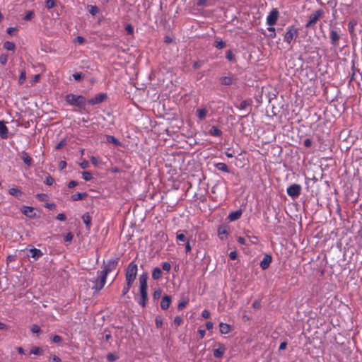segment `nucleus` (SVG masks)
<instances>
[{
    "mask_svg": "<svg viewBox=\"0 0 362 362\" xmlns=\"http://www.w3.org/2000/svg\"><path fill=\"white\" fill-rule=\"evenodd\" d=\"M7 60H8L7 55H6V54H1V55L0 56V63H1L2 65L6 64V63L7 62Z\"/></svg>",
    "mask_w": 362,
    "mask_h": 362,
    "instance_id": "obj_39",
    "label": "nucleus"
},
{
    "mask_svg": "<svg viewBox=\"0 0 362 362\" xmlns=\"http://www.w3.org/2000/svg\"><path fill=\"white\" fill-rule=\"evenodd\" d=\"M62 341L61 337L58 335H55L52 338V341L54 343H59Z\"/></svg>",
    "mask_w": 362,
    "mask_h": 362,
    "instance_id": "obj_50",
    "label": "nucleus"
},
{
    "mask_svg": "<svg viewBox=\"0 0 362 362\" xmlns=\"http://www.w3.org/2000/svg\"><path fill=\"white\" fill-rule=\"evenodd\" d=\"M27 255L28 257H31L34 260H37L42 255V252L39 249L31 247L28 250Z\"/></svg>",
    "mask_w": 362,
    "mask_h": 362,
    "instance_id": "obj_9",
    "label": "nucleus"
},
{
    "mask_svg": "<svg viewBox=\"0 0 362 362\" xmlns=\"http://www.w3.org/2000/svg\"><path fill=\"white\" fill-rule=\"evenodd\" d=\"M216 168L219 170H221V171H223V172H226V173L228 172V166L225 163H217L216 164Z\"/></svg>",
    "mask_w": 362,
    "mask_h": 362,
    "instance_id": "obj_24",
    "label": "nucleus"
},
{
    "mask_svg": "<svg viewBox=\"0 0 362 362\" xmlns=\"http://www.w3.org/2000/svg\"><path fill=\"white\" fill-rule=\"evenodd\" d=\"M90 160H91L92 163H93L94 165H95V166H96V165H98V163H99V160H98V159L97 158L94 157V156H92V157L90 158Z\"/></svg>",
    "mask_w": 362,
    "mask_h": 362,
    "instance_id": "obj_52",
    "label": "nucleus"
},
{
    "mask_svg": "<svg viewBox=\"0 0 362 362\" xmlns=\"http://www.w3.org/2000/svg\"><path fill=\"white\" fill-rule=\"evenodd\" d=\"M117 263H118V260L117 259H111L105 265L104 269L102 271H100V272H105V275L107 276V274L110 272H112V270L116 269Z\"/></svg>",
    "mask_w": 362,
    "mask_h": 362,
    "instance_id": "obj_7",
    "label": "nucleus"
},
{
    "mask_svg": "<svg viewBox=\"0 0 362 362\" xmlns=\"http://www.w3.org/2000/svg\"><path fill=\"white\" fill-rule=\"evenodd\" d=\"M132 286V284L129 285V283H127V285L123 288V290H122L123 295H125L129 292Z\"/></svg>",
    "mask_w": 362,
    "mask_h": 362,
    "instance_id": "obj_42",
    "label": "nucleus"
},
{
    "mask_svg": "<svg viewBox=\"0 0 362 362\" xmlns=\"http://www.w3.org/2000/svg\"><path fill=\"white\" fill-rule=\"evenodd\" d=\"M138 267L136 264L130 263L126 270V281L129 284H133L134 281L136 274H137Z\"/></svg>",
    "mask_w": 362,
    "mask_h": 362,
    "instance_id": "obj_2",
    "label": "nucleus"
},
{
    "mask_svg": "<svg viewBox=\"0 0 362 362\" xmlns=\"http://www.w3.org/2000/svg\"><path fill=\"white\" fill-rule=\"evenodd\" d=\"M220 332L222 334H228L230 332L231 327L229 325L223 322H221L219 325Z\"/></svg>",
    "mask_w": 362,
    "mask_h": 362,
    "instance_id": "obj_17",
    "label": "nucleus"
},
{
    "mask_svg": "<svg viewBox=\"0 0 362 362\" xmlns=\"http://www.w3.org/2000/svg\"><path fill=\"white\" fill-rule=\"evenodd\" d=\"M215 47L218 49H222L225 47V42L222 40L220 41H216L215 42Z\"/></svg>",
    "mask_w": 362,
    "mask_h": 362,
    "instance_id": "obj_37",
    "label": "nucleus"
},
{
    "mask_svg": "<svg viewBox=\"0 0 362 362\" xmlns=\"http://www.w3.org/2000/svg\"><path fill=\"white\" fill-rule=\"evenodd\" d=\"M107 275L105 272H98V279L95 281V284L93 286V289L98 291L101 290L106 283Z\"/></svg>",
    "mask_w": 362,
    "mask_h": 362,
    "instance_id": "obj_4",
    "label": "nucleus"
},
{
    "mask_svg": "<svg viewBox=\"0 0 362 362\" xmlns=\"http://www.w3.org/2000/svg\"><path fill=\"white\" fill-rule=\"evenodd\" d=\"M42 349H40L39 347H33L30 351V354H35V355L40 354H42Z\"/></svg>",
    "mask_w": 362,
    "mask_h": 362,
    "instance_id": "obj_35",
    "label": "nucleus"
},
{
    "mask_svg": "<svg viewBox=\"0 0 362 362\" xmlns=\"http://www.w3.org/2000/svg\"><path fill=\"white\" fill-rule=\"evenodd\" d=\"M329 37L332 45H336L337 42L339 40V35L335 30H332L329 33Z\"/></svg>",
    "mask_w": 362,
    "mask_h": 362,
    "instance_id": "obj_14",
    "label": "nucleus"
},
{
    "mask_svg": "<svg viewBox=\"0 0 362 362\" xmlns=\"http://www.w3.org/2000/svg\"><path fill=\"white\" fill-rule=\"evenodd\" d=\"M107 141L108 142H110V143H113L115 145H119L120 144V142L119 141V140L117 139H116L113 136H107Z\"/></svg>",
    "mask_w": 362,
    "mask_h": 362,
    "instance_id": "obj_26",
    "label": "nucleus"
},
{
    "mask_svg": "<svg viewBox=\"0 0 362 362\" xmlns=\"http://www.w3.org/2000/svg\"><path fill=\"white\" fill-rule=\"evenodd\" d=\"M226 58L227 59H228L229 61H232L233 59V55L231 52V51H228L226 52Z\"/></svg>",
    "mask_w": 362,
    "mask_h": 362,
    "instance_id": "obj_53",
    "label": "nucleus"
},
{
    "mask_svg": "<svg viewBox=\"0 0 362 362\" xmlns=\"http://www.w3.org/2000/svg\"><path fill=\"white\" fill-rule=\"evenodd\" d=\"M162 272L160 268L156 267L153 270L152 277L154 279H158L161 276Z\"/></svg>",
    "mask_w": 362,
    "mask_h": 362,
    "instance_id": "obj_22",
    "label": "nucleus"
},
{
    "mask_svg": "<svg viewBox=\"0 0 362 362\" xmlns=\"http://www.w3.org/2000/svg\"><path fill=\"white\" fill-rule=\"evenodd\" d=\"M202 316L204 317V318H209V316H210V313L208 310H204L202 311Z\"/></svg>",
    "mask_w": 362,
    "mask_h": 362,
    "instance_id": "obj_51",
    "label": "nucleus"
},
{
    "mask_svg": "<svg viewBox=\"0 0 362 362\" xmlns=\"http://www.w3.org/2000/svg\"><path fill=\"white\" fill-rule=\"evenodd\" d=\"M54 182V179L51 176H47L45 178V183L48 185H52Z\"/></svg>",
    "mask_w": 362,
    "mask_h": 362,
    "instance_id": "obj_44",
    "label": "nucleus"
},
{
    "mask_svg": "<svg viewBox=\"0 0 362 362\" xmlns=\"http://www.w3.org/2000/svg\"><path fill=\"white\" fill-rule=\"evenodd\" d=\"M83 221L84 223L86 225L87 227H88L90 224V218L89 215L85 214L83 216Z\"/></svg>",
    "mask_w": 362,
    "mask_h": 362,
    "instance_id": "obj_32",
    "label": "nucleus"
},
{
    "mask_svg": "<svg viewBox=\"0 0 362 362\" xmlns=\"http://www.w3.org/2000/svg\"><path fill=\"white\" fill-rule=\"evenodd\" d=\"M155 322H156V325L158 328H160L163 325V320L159 316L156 317Z\"/></svg>",
    "mask_w": 362,
    "mask_h": 362,
    "instance_id": "obj_33",
    "label": "nucleus"
},
{
    "mask_svg": "<svg viewBox=\"0 0 362 362\" xmlns=\"http://www.w3.org/2000/svg\"><path fill=\"white\" fill-rule=\"evenodd\" d=\"M207 110L204 107V108H199L197 110V117H199V119H204L206 117V115H207Z\"/></svg>",
    "mask_w": 362,
    "mask_h": 362,
    "instance_id": "obj_18",
    "label": "nucleus"
},
{
    "mask_svg": "<svg viewBox=\"0 0 362 362\" xmlns=\"http://www.w3.org/2000/svg\"><path fill=\"white\" fill-rule=\"evenodd\" d=\"M241 214V211H235L229 214L228 218L230 221H233L238 219L240 217Z\"/></svg>",
    "mask_w": 362,
    "mask_h": 362,
    "instance_id": "obj_20",
    "label": "nucleus"
},
{
    "mask_svg": "<svg viewBox=\"0 0 362 362\" xmlns=\"http://www.w3.org/2000/svg\"><path fill=\"white\" fill-rule=\"evenodd\" d=\"M57 219L59 221H64L66 219V216L64 214H59L57 216Z\"/></svg>",
    "mask_w": 362,
    "mask_h": 362,
    "instance_id": "obj_55",
    "label": "nucleus"
},
{
    "mask_svg": "<svg viewBox=\"0 0 362 362\" xmlns=\"http://www.w3.org/2000/svg\"><path fill=\"white\" fill-rule=\"evenodd\" d=\"M140 294L142 298H147V286H140Z\"/></svg>",
    "mask_w": 362,
    "mask_h": 362,
    "instance_id": "obj_28",
    "label": "nucleus"
},
{
    "mask_svg": "<svg viewBox=\"0 0 362 362\" xmlns=\"http://www.w3.org/2000/svg\"><path fill=\"white\" fill-rule=\"evenodd\" d=\"M105 98H106V95L105 94H104V93H99V94L96 95L95 97H93V98H91L90 100H89L88 103L90 105L98 104V103L103 102L105 100Z\"/></svg>",
    "mask_w": 362,
    "mask_h": 362,
    "instance_id": "obj_11",
    "label": "nucleus"
},
{
    "mask_svg": "<svg viewBox=\"0 0 362 362\" xmlns=\"http://www.w3.org/2000/svg\"><path fill=\"white\" fill-rule=\"evenodd\" d=\"M177 240L182 242L186 241V237L183 233H177Z\"/></svg>",
    "mask_w": 362,
    "mask_h": 362,
    "instance_id": "obj_34",
    "label": "nucleus"
},
{
    "mask_svg": "<svg viewBox=\"0 0 362 362\" xmlns=\"http://www.w3.org/2000/svg\"><path fill=\"white\" fill-rule=\"evenodd\" d=\"M9 193L11 195H13V196H16V197H18L21 194V192L19 189H16V188H11L9 189Z\"/></svg>",
    "mask_w": 362,
    "mask_h": 362,
    "instance_id": "obj_29",
    "label": "nucleus"
},
{
    "mask_svg": "<svg viewBox=\"0 0 362 362\" xmlns=\"http://www.w3.org/2000/svg\"><path fill=\"white\" fill-rule=\"evenodd\" d=\"M271 32V37L274 38L276 37L275 28L272 26L267 28Z\"/></svg>",
    "mask_w": 362,
    "mask_h": 362,
    "instance_id": "obj_48",
    "label": "nucleus"
},
{
    "mask_svg": "<svg viewBox=\"0 0 362 362\" xmlns=\"http://www.w3.org/2000/svg\"><path fill=\"white\" fill-rule=\"evenodd\" d=\"M107 358L110 361H115L117 359V357L114 354H108Z\"/></svg>",
    "mask_w": 362,
    "mask_h": 362,
    "instance_id": "obj_54",
    "label": "nucleus"
},
{
    "mask_svg": "<svg viewBox=\"0 0 362 362\" xmlns=\"http://www.w3.org/2000/svg\"><path fill=\"white\" fill-rule=\"evenodd\" d=\"M324 11L321 9L315 11L309 16V21L306 23V28H313L316 22L322 17Z\"/></svg>",
    "mask_w": 362,
    "mask_h": 362,
    "instance_id": "obj_3",
    "label": "nucleus"
},
{
    "mask_svg": "<svg viewBox=\"0 0 362 362\" xmlns=\"http://www.w3.org/2000/svg\"><path fill=\"white\" fill-rule=\"evenodd\" d=\"M89 12L91 15L95 16L99 12V9L96 6H89Z\"/></svg>",
    "mask_w": 362,
    "mask_h": 362,
    "instance_id": "obj_27",
    "label": "nucleus"
},
{
    "mask_svg": "<svg viewBox=\"0 0 362 362\" xmlns=\"http://www.w3.org/2000/svg\"><path fill=\"white\" fill-rule=\"evenodd\" d=\"M162 267L163 270L168 272L170 269L171 266L168 262H164Z\"/></svg>",
    "mask_w": 362,
    "mask_h": 362,
    "instance_id": "obj_45",
    "label": "nucleus"
},
{
    "mask_svg": "<svg viewBox=\"0 0 362 362\" xmlns=\"http://www.w3.org/2000/svg\"><path fill=\"white\" fill-rule=\"evenodd\" d=\"M148 274L144 273L139 276L140 286H147Z\"/></svg>",
    "mask_w": 362,
    "mask_h": 362,
    "instance_id": "obj_21",
    "label": "nucleus"
},
{
    "mask_svg": "<svg viewBox=\"0 0 362 362\" xmlns=\"http://www.w3.org/2000/svg\"><path fill=\"white\" fill-rule=\"evenodd\" d=\"M229 257L231 259H235L237 258V254L235 252H230Z\"/></svg>",
    "mask_w": 362,
    "mask_h": 362,
    "instance_id": "obj_60",
    "label": "nucleus"
},
{
    "mask_svg": "<svg viewBox=\"0 0 362 362\" xmlns=\"http://www.w3.org/2000/svg\"><path fill=\"white\" fill-rule=\"evenodd\" d=\"M82 176H83V178L86 180V181H89L92 179V175L89 172H83L82 173Z\"/></svg>",
    "mask_w": 362,
    "mask_h": 362,
    "instance_id": "obj_31",
    "label": "nucleus"
},
{
    "mask_svg": "<svg viewBox=\"0 0 362 362\" xmlns=\"http://www.w3.org/2000/svg\"><path fill=\"white\" fill-rule=\"evenodd\" d=\"M272 262V257L270 255H265L263 258V259L260 262V267L263 269H266L269 267L270 263Z\"/></svg>",
    "mask_w": 362,
    "mask_h": 362,
    "instance_id": "obj_13",
    "label": "nucleus"
},
{
    "mask_svg": "<svg viewBox=\"0 0 362 362\" xmlns=\"http://www.w3.org/2000/svg\"><path fill=\"white\" fill-rule=\"evenodd\" d=\"M161 295V291L160 290L156 291L153 293L154 298H160Z\"/></svg>",
    "mask_w": 362,
    "mask_h": 362,
    "instance_id": "obj_59",
    "label": "nucleus"
},
{
    "mask_svg": "<svg viewBox=\"0 0 362 362\" xmlns=\"http://www.w3.org/2000/svg\"><path fill=\"white\" fill-rule=\"evenodd\" d=\"M170 298L168 296H165L163 298L162 301L160 303V307L163 310H166L169 308L170 304Z\"/></svg>",
    "mask_w": 362,
    "mask_h": 362,
    "instance_id": "obj_16",
    "label": "nucleus"
},
{
    "mask_svg": "<svg viewBox=\"0 0 362 362\" xmlns=\"http://www.w3.org/2000/svg\"><path fill=\"white\" fill-rule=\"evenodd\" d=\"M4 47L7 50H13L15 48V45L11 42L6 41L4 44Z\"/></svg>",
    "mask_w": 362,
    "mask_h": 362,
    "instance_id": "obj_25",
    "label": "nucleus"
},
{
    "mask_svg": "<svg viewBox=\"0 0 362 362\" xmlns=\"http://www.w3.org/2000/svg\"><path fill=\"white\" fill-rule=\"evenodd\" d=\"M210 134L215 136H219L221 131L216 127H212L210 129Z\"/></svg>",
    "mask_w": 362,
    "mask_h": 362,
    "instance_id": "obj_30",
    "label": "nucleus"
},
{
    "mask_svg": "<svg viewBox=\"0 0 362 362\" xmlns=\"http://www.w3.org/2000/svg\"><path fill=\"white\" fill-rule=\"evenodd\" d=\"M33 16V12L32 11H29L28 12V13L24 16V19H26V20H30L32 18Z\"/></svg>",
    "mask_w": 362,
    "mask_h": 362,
    "instance_id": "obj_56",
    "label": "nucleus"
},
{
    "mask_svg": "<svg viewBox=\"0 0 362 362\" xmlns=\"http://www.w3.org/2000/svg\"><path fill=\"white\" fill-rule=\"evenodd\" d=\"M65 100L69 105L79 107H83L86 104V98L82 95L71 93L66 95Z\"/></svg>",
    "mask_w": 362,
    "mask_h": 362,
    "instance_id": "obj_1",
    "label": "nucleus"
},
{
    "mask_svg": "<svg viewBox=\"0 0 362 362\" xmlns=\"http://www.w3.org/2000/svg\"><path fill=\"white\" fill-rule=\"evenodd\" d=\"M31 331L33 332V333H38L40 331V328L39 326L36 325H33L32 327H31Z\"/></svg>",
    "mask_w": 362,
    "mask_h": 362,
    "instance_id": "obj_46",
    "label": "nucleus"
},
{
    "mask_svg": "<svg viewBox=\"0 0 362 362\" xmlns=\"http://www.w3.org/2000/svg\"><path fill=\"white\" fill-rule=\"evenodd\" d=\"M52 360L54 362H62L61 358L59 356H56V355H54V356H52Z\"/></svg>",
    "mask_w": 362,
    "mask_h": 362,
    "instance_id": "obj_58",
    "label": "nucleus"
},
{
    "mask_svg": "<svg viewBox=\"0 0 362 362\" xmlns=\"http://www.w3.org/2000/svg\"><path fill=\"white\" fill-rule=\"evenodd\" d=\"M287 343L286 341H283L281 343L279 346V350H284L286 348Z\"/></svg>",
    "mask_w": 362,
    "mask_h": 362,
    "instance_id": "obj_61",
    "label": "nucleus"
},
{
    "mask_svg": "<svg viewBox=\"0 0 362 362\" xmlns=\"http://www.w3.org/2000/svg\"><path fill=\"white\" fill-rule=\"evenodd\" d=\"M187 304V301L186 300H182L181 302L179 303L178 304V309L180 310H182L183 309Z\"/></svg>",
    "mask_w": 362,
    "mask_h": 362,
    "instance_id": "obj_47",
    "label": "nucleus"
},
{
    "mask_svg": "<svg viewBox=\"0 0 362 362\" xmlns=\"http://www.w3.org/2000/svg\"><path fill=\"white\" fill-rule=\"evenodd\" d=\"M226 349L223 344H218L214 349V356L216 358L221 357L226 352Z\"/></svg>",
    "mask_w": 362,
    "mask_h": 362,
    "instance_id": "obj_10",
    "label": "nucleus"
},
{
    "mask_svg": "<svg viewBox=\"0 0 362 362\" xmlns=\"http://www.w3.org/2000/svg\"><path fill=\"white\" fill-rule=\"evenodd\" d=\"M125 29L128 34H130V35L133 34L134 28L130 24H127L125 27Z\"/></svg>",
    "mask_w": 362,
    "mask_h": 362,
    "instance_id": "obj_43",
    "label": "nucleus"
},
{
    "mask_svg": "<svg viewBox=\"0 0 362 362\" xmlns=\"http://www.w3.org/2000/svg\"><path fill=\"white\" fill-rule=\"evenodd\" d=\"M74 238L73 234L71 232L67 233L64 236V240L66 242H71Z\"/></svg>",
    "mask_w": 362,
    "mask_h": 362,
    "instance_id": "obj_36",
    "label": "nucleus"
},
{
    "mask_svg": "<svg viewBox=\"0 0 362 362\" xmlns=\"http://www.w3.org/2000/svg\"><path fill=\"white\" fill-rule=\"evenodd\" d=\"M55 2L54 0H47L46 1V7L47 8H52L54 6Z\"/></svg>",
    "mask_w": 362,
    "mask_h": 362,
    "instance_id": "obj_40",
    "label": "nucleus"
},
{
    "mask_svg": "<svg viewBox=\"0 0 362 362\" xmlns=\"http://www.w3.org/2000/svg\"><path fill=\"white\" fill-rule=\"evenodd\" d=\"M73 78L76 81H79L82 78V74L81 73H75L73 74Z\"/></svg>",
    "mask_w": 362,
    "mask_h": 362,
    "instance_id": "obj_49",
    "label": "nucleus"
},
{
    "mask_svg": "<svg viewBox=\"0 0 362 362\" xmlns=\"http://www.w3.org/2000/svg\"><path fill=\"white\" fill-rule=\"evenodd\" d=\"M174 322L177 325H180L182 322V319L179 316H177L175 317V320H174Z\"/></svg>",
    "mask_w": 362,
    "mask_h": 362,
    "instance_id": "obj_57",
    "label": "nucleus"
},
{
    "mask_svg": "<svg viewBox=\"0 0 362 362\" xmlns=\"http://www.w3.org/2000/svg\"><path fill=\"white\" fill-rule=\"evenodd\" d=\"M279 18V11L276 8H273L267 17V23L272 26L276 24Z\"/></svg>",
    "mask_w": 362,
    "mask_h": 362,
    "instance_id": "obj_8",
    "label": "nucleus"
},
{
    "mask_svg": "<svg viewBox=\"0 0 362 362\" xmlns=\"http://www.w3.org/2000/svg\"><path fill=\"white\" fill-rule=\"evenodd\" d=\"M24 163L28 165H30L32 163V158L30 156L24 154Z\"/></svg>",
    "mask_w": 362,
    "mask_h": 362,
    "instance_id": "obj_38",
    "label": "nucleus"
},
{
    "mask_svg": "<svg viewBox=\"0 0 362 362\" xmlns=\"http://www.w3.org/2000/svg\"><path fill=\"white\" fill-rule=\"evenodd\" d=\"M185 251H186L187 253H188V252H189L191 251V246H190V244H189V241H187V243H186Z\"/></svg>",
    "mask_w": 362,
    "mask_h": 362,
    "instance_id": "obj_63",
    "label": "nucleus"
},
{
    "mask_svg": "<svg viewBox=\"0 0 362 362\" xmlns=\"http://www.w3.org/2000/svg\"><path fill=\"white\" fill-rule=\"evenodd\" d=\"M221 83L223 85L230 86L233 83V78L232 76H223L221 78Z\"/></svg>",
    "mask_w": 362,
    "mask_h": 362,
    "instance_id": "obj_19",
    "label": "nucleus"
},
{
    "mask_svg": "<svg viewBox=\"0 0 362 362\" xmlns=\"http://www.w3.org/2000/svg\"><path fill=\"white\" fill-rule=\"evenodd\" d=\"M298 34V30L296 28L293 26L288 27L284 35V41L291 44V42L297 37Z\"/></svg>",
    "mask_w": 362,
    "mask_h": 362,
    "instance_id": "obj_5",
    "label": "nucleus"
},
{
    "mask_svg": "<svg viewBox=\"0 0 362 362\" xmlns=\"http://www.w3.org/2000/svg\"><path fill=\"white\" fill-rule=\"evenodd\" d=\"M0 136L2 139H6L8 137V129L2 121H0Z\"/></svg>",
    "mask_w": 362,
    "mask_h": 362,
    "instance_id": "obj_15",
    "label": "nucleus"
},
{
    "mask_svg": "<svg viewBox=\"0 0 362 362\" xmlns=\"http://www.w3.org/2000/svg\"><path fill=\"white\" fill-rule=\"evenodd\" d=\"M301 189L302 188L300 185L293 184L287 188L286 192L288 196L296 198L300 194Z\"/></svg>",
    "mask_w": 362,
    "mask_h": 362,
    "instance_id": "obj_6",
    "label": "nucleus"
},
{
    "mask_svg": "<svg viewBox=\"0 0 362 362\" xmlns=\"http://www.w3.org/2000/svg\"><path fill=\"white\" fill-rule=\"evenodd\" d=\"M86 196V193H79V192H78V193H76V194L71 195V199L74 201H78V200L83 199Z\"/></svg>",
    "mask_w": 362,
    "mask_h": 362,
    "instance_id": "obj_23",
    "label": "nucleus"
},
{
    "mask_svg": "<svg viewBox=\"0 0 362 362\" xmlns=\"http://www.w3.org/2000/svg\"><path fill=\"white\" fill-rule=\"evenodd\" d=\"M79 165L81 166V168L86 169V168H88L89 163L88 161L83 160L81 162L79 163Z\"/></svg>",
    "mask_w": 362,
    "mask_h": 362,
    "instance_id": "obj_41",
    "label": "nucleus"
},
{
    "mask_svg": "<svg viewBox=\"0 0 362 362\" xmlns=\"http://www.w3.org/2000/svg\"><path fill=\"white\" fill-rule=\"evenodd\" d=\"M16 29L14 28H8L7 30V33L9 34V35H13L16 32Z\"/></svg>",
    "mask_w": 362,
    "mask_h": 362,
    "instance_id": "obj_62",
    "label": "nucleus"
},
{
    "mask_svg": "<svg viewBox=\"0 0 362 362\" xmlns=\"http://www.w3.org/2000/svg\"><path fill=\"white\" fill-rule=\"evenodd\" d=\"M213 323L211 322H207L206 323V327L207 328V329H211L213 328Z\"/></svg>",
    "mask_w": 362,
    "mask_h": 362,
    "instance_id": "obj_64",
    "label": "nucleus"
},
{
    "mask_svg": "<svg viewBox=\"0 0 362 362\" xmlns=\"http://www.w3.org/2000/svg\"><path fill=\"white\" fill-rule=\"evenodd\" d=\"M24 215L27 216L29 218L37 217V210L33 207L24 206Z\"/></svg>",
    "mask_w": 362,
    "mask_h": 362,
    "instance_id": "obj_12",
    "label": "nucleus"
}]
</instances>
